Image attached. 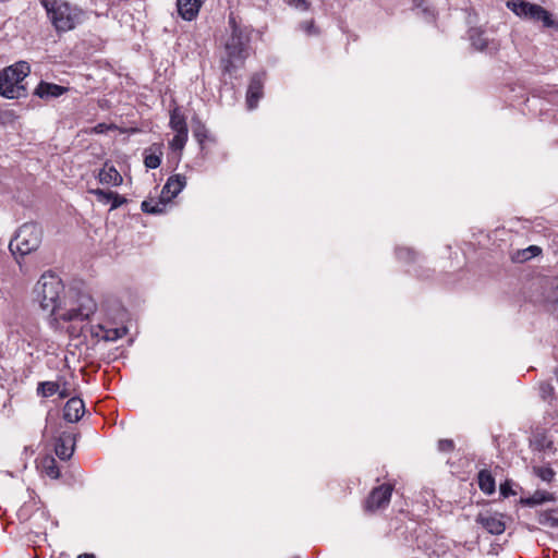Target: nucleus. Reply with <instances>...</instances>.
<instances>
[{
	"label": "nucleus",
	"instance_id": "obj_7",
	"mask_svg": "<svg viewBox=\"0 0 558 558\" xmlns=\"http://www.w3.org/2000/svg\"><path fill=\"white\" fill-rule=\"evenodd\" d=\"M392 490L393 486L391 484H381L373 488L364 501V511L375 513L385 509L390 502Z\"/></svg>",
	"mask_w": 558,
	"mask_h": 558
},
{
	"label": "nucleus",
	"instance_id": "obj_23",
	"mask_svg": "<svg viewBox=\"0 0 558 558\" xmlns=\"http://www.w3.org/2000/svg\"><path fill=\"white\" fill-rule=\"evenodd\" d=\"M43 468L45 473L51 478H58L60 471L57 461L52 457H47L43 461Z\"/></svg>",
	"mask_w": 558,
	"mask_h": 558
},
{
	"label": "nucleus",
	"instance_id": "obj_16",
	"mask_svg": "<svg viewBox=\"0 0 558 558\" xmlns=\"http://www.w3.org/2000/svg\"><path fill=\"white\" fill-rule=\"evenodd\" d=\"M554 495L547 490H536L533 495L521 497L519 504L524 507H536L548 501H554Z\"/></svg>",
	"mask_w": 558,
	"mask_h": 558
},
{
	"label": "nucleus",
	"instance_id": "obj_25",
	"mask_svg": "<svg viewBox=\"0 0 558 558\" xmlns=\"http://www.w3.org/2000/svg\"><path fill=\"white\" fill-rule=\"evenodd\" d=\"M59 390V385L54 381H44L38 386V392L43 397L53 396Z\"/></svg>",
	"mask_w": 558,
	"mask_h": 558
},
{
	"label": "nucleus",
	"instance_id": "obj_24",
	"mask_svg": "<svg viewBox=\"0 0 558 558\" xmlns=\"http://www.w3.org/2000/svg\"><path fill=\"white\" fill-rule=\"evenodd\" d=\"M533 473L544 482H551L555 477V472L549 466H534Z\"/></svg>",
	"mask_w": 558,
	"mask_h": 558
},
{
	"label": "nucleus",
	"instance_id": "obj_4",
	"mask_svg": "<svg viewBox=\"0 0 558 558\" xmlns=\"http://www.w3.org/2000/svg\"><path fill=\"white\" fill-rule=\"evenodd\" d=\"M31 66L25 61H19L0 71V95L8 99L26 96L23 80L29 74Z\"/></svg>",
	"mask_w": 558,
	"mask_h": 558
},
{
	"label": "nucleus",
	"instance_id": "obj_21",
	"mask_svg": "<svg viewBox=\"0 0 558 558\" xmlns=\"http://www.w3.org/2000/svg\"><path fill=\"white\" fill-rule=\"evenodd\" d=\"M166 199L160 197L159 202H154L153 199L144 201L141 205L142 210L147 214H160L163 211L166 207Z\"/></svg>",
	"mask_w": 558,
	"mask_h": 558
},
{
	"label": "nucleus",
	"instance_id": "obj_8",
	"mask_svg": "<svg viewBox=\"0 0 558 558\" xmlns=\"http://www.w3.org/2000/svg\"><path fill=\"white\" fill-rule=\"evenodd\" d=\"M543 306L546 312L558 319V277L548 281L543 298Z\"/></svg>",
	"mask_w": 558,
	"mask_h": 558
},
{
	"label": "nucleus",
	"instance_id": "obj_27",
	"mask_svg": "<svg viewBox=\"0 0 558 558\" xmlns=\"http://www.w3.org/2000/svg\"><path fill=\"white\" fill-rule=\"evenodd\" d=\"M90 193L97 196V199L101 203H109L112 199L113 192L112 191H105L101 189L92 190Z\"/></svg>",
	"mask_w": 558,
	"mask_h": 558
},
{
	"label": "nucleus",
	"instance_id": "obj_36",
	"mask_svg": "<svg viewBox=\"0 0 558 558\" xmlns=\"http://www.w3.org/2000/svg\"><path fill=\"white\" fill-rule=\"evenodd\" d=\"M551 513L553 514H558V510H554ZM550 519L553 520L551 523H558V517L551 515Z\"/></svg>",
	"mask_w": 558,
	"mask_h": 558
},
{
	"label": "nucleus",
	"instance_id": "obj_2",
	"mask_svg": "<svg viewBox=\"0 0 558 558\" xmlns=\"http://www.w3.org/2000/svg\"><path fill=\"white\" fill-rule=\"evenodd\" d=\"M228 23L231 34L225 44L226 57L222 58V68L225 73L231 74L247 58L251 38L247 26L242 25L233 13H230Z\"/></svg>",
	"mask_w": 558,
	"mask_h": 558
},
{
	"label": "nucleus",
	"instance_id": "obj_14",
	"mask_svg": "<svg viewBox=\"0 0 558 558\" xmlns=\"http://www.w3.org/2000/svg\"><path fill=\"white\" fill-rule=\"evenodd\" d=\"M54 451L61 460L70 459L74 452V438L70 434L60 436L57 439Z\"/></svg>",
	"mask_w": 558,
	"mask_h": 558
},
{
	"label": "nucleus",
	"instance_id": "obj_20",
	"mask_svg": "<svg viewBox=\"0 0 558 558\" xmlns=\"http://www.w3.org/2000/svg\"><path fill=\"white\" fill-rule=\"evenodd\" d=\"M170 126L175 132H187L185 117L178 108H174L170 114Z\"/></svg>",
	"mask_w": 558,
	"mask_h": 558
},
{
	"label": "nucleus",
	"instance_id": "obj_34",
	"mask_svg": "<svg viewBox=\"0 0 558 558\" xmlns=\"http://www.w3.org/2000/svg\"><path fill=\"white\" fill-rule=\"evenodd\" d=\"M301 27L307 33V34H316L315 25L313 21L304 22L301 24Z\"/></svg>",
	"mask_w": 558,
	"mask_h": 558
},
{
	"label": "nucleus",
	"instance_id": "obj_39",
	"mask_svg": "<svg viewBox=\"0 0 558 558\" xmlns=\"http://www.w3.org/2000/svg\"><path fill=\"white\" fill-rule=\"evenodd\" d=\"M554 529H556L557 531L554 532L553 534L556 535L558 537V525H551Z\"/></svg>",
	"mask_w": 558,
	"mask_h": 558
},
{
	"label": "nucleus",
	"instance_id": "obj_6",
	"mask_svg": "<svg viewBox=\"0 0 558 558\" xmlns=\"http://www.w3.org/2000/svg\"><path fill=\"white\" fill-rule=\"evenodd\" d=\"M507 8L520 17L541 21L545 27H556L551 14L543 7L524 0H509Z\"/></svg>",
	"mask_w": 558,
	"mask_h": 558
},
{
	"label": "nucleus",
	"instance_id": "obj_12",
	"mask_svg": "<svg viewBox=\"0 0 558 558\" xmlns=\"http://www.w3.org/2000/svg\"><path fill=\"white\" fill-rule=\"evenodd\" d=\"M203 0H177L180 16L186 21L194 20L202 7Z\"/></svg>",
	"mask_w": 558,
	"mask_h": 558
},
{
	"label": "nucleus",
	"instance_id": "obj_22",
	"mask_svg": "<svg viewBox=\"0 0 558 558\" xmlns=\"http://www.w3.org/2000/svg\"><path fill=\"white\" fill-rule=\"evenodd\" d=\"M472 45L477 50H485L488 46V39L484 36V33L478 29H472L470 35Z\"/></svg>",
	"mask_w": 558,
	"mask_h": 558
},
{
	"label": "nucleus",
	"instance_id": "obj_35",
	"mask_svg": "<svg viewBox=\"0 0 558 558\" xmlns=\"http://www.w3.org/2000/svg\"><path fill=\"white\" fill-rule=\"evenodd\" d=\"M107 129H108V126L105 123H99L98 125H96L94 128V132L104 133Z\"/></svg>",
	"mask_w": 558,
	"mask_h": 558
},
{
	"label": "nucleus",
	"instance_id": "obj_15",
	"mask_svg": "<svg viewBox=\"0 0 558 558\" xmlns=\"http://www.w3.org/2000/svg\"><path fill=\"white\" fill-rule=\"evenodd\" d=\"M65 92L66 87L53 83L40 82L34 94L39 98H56L63 95Z\"/></svg>",
	"mask_w": 558,
	"mask_h": 558
},
{
	"label": "nucleus",
	"instance_id": "obj_28",
	"mask_svg": "<svg viewBox=\"0 0 558 558\" xmlns=\"http://www.w3.org/2000/svg\"><path fill=\"white\" fill-rule=\"evenodd\" d=\"M513 483L509 480L505 481V483L500 484L499 492L500 495L505 498L509 496L517 495V492L512 488Z\"/></svg>",
	"mask_w": 558,
	"mask_h": 558
},
{
	"label": "nucleus",
	"instance_id": "obj_29",
	"mask_svg": "<svg viewBox=\"0 0 558 558\" xmlns=\"http://www.w3.org/2000/svg\"><path fill=\"white\" fill-rule=\"evenodd\" d=\"M160 157L155 154L147 155L144 159L145 166L149 169L158 168L160 166Z\"/></svg>",
	"mask_w": 558,
	"mask_h": 558
},
{
	"label": "nucleus",
	"instance_id": "obj_32",
	"mask_svg": "<svg viewBox=\"0 0 558 558\" xmlns=\"http://www.w3.org/2000/svg\"><path fill=\"white\" fill-rule=\"evenodd\" d=\"M125 202H126V199L124 197H122L119 194L113 192V196L111 199V209H116V208L120 207Z\"/></svg>",
	"mask_w": 558,
	"mask_h": 558
},
{
	"label": "nucleus",
	"instance_id": "obj_10",
	"mask_svg": "<svg viewBox=\"0 0 558 558\" xmlns=\"http://www.w3.org/2000/svg\"><path fill=\"white\" fill-rule=\"evenodd\" d=\"M186 185V178L181 174L171 175L161 191V198L169 202L175 197Z\"/></svg>",
	"mask_w": 558,
	"mask_h": 558
},
{
	"label": "nucleus",
	"instance_id": "obj_19",
	"mask_svg": "<svg viewBox=\"0 0 558 558\" xmlns=\"http://www.w3.org/2000/svg\"><path fill=\"white\" fill-rule=\"evenodd\" d=\"M542 253V248L536 245H531L524 250H518L512 255V260L515 263H524L529 259H531L534 256H537Z\"/></svg>",
	"mask_w": 558,
	"mask_h": 558
},
{
	"label": "nucleus",
	"instance_id": "obj_33",
	"mask_svg": "<svg viewBox=\"0 0 558 558\" xmlns=\"http://www.w3.org/2000/svg\"><path fill=\"white\" fill-rule=\"evenodd\" d=\"M488 529H487V532L489 534H496V535H499L501 533L505 532V526L506 525H486Z\"/></svg>",
	"mask_w": 558,
	"mask_h": 558
},
{
	"label": "nucleus",
	"instance_id": "obj_30",
	"mask_svg": "<svg viewBox=\"0 0 558 558\" xmlns=\"http://www.w3.org/2000/svg\"><path fill=\"white\" fill-rule=\"evenodd\" d=\"M438 449L442 452H451L454 449V442L451 439H440Z\"/></svg>",
	"mask_w": 558,
	"mask_h": 558
},
{
	"label": "nucleus",
	"instance_id": "obj_9",
	"mask_svg": "<svg viewBox=\"0 0 558 558\" xmlns=\"http://www.w3.org/2000/svg\"><path fill=\"white\" fill-rule=\"evenodd\" d=\"M264 80L265 75L262 73H256L251 78L246 94V105L251 110L257 107L259 99L263 97Z\"/></svg>",
	"mask_w": 558,
	"mask_h": 558
},
{
	"label": "nucleus",
	"instance_id": "obj_37",
	"mask_svg": "<svg viewBox=\"0 0 558 558\" xmlns=\"http://www.w3.org/2000/svg\"><path fill=\"white\" fill-rule=\"evenodd\" d=\"M77 558H95L93 554H82Z\"/></svg>",
	"mask_w": 558,
	"mask_h": 558
},
{
	"label": "nucleus",
	"instance_id": "obj_18",
	"mask_svg": "<svg viewBox=\"0 0 558 558\" xmlns=\"http://www.w3.org/2000/svg\"><path fill=\"white\" fill-rule=\"evenodd\" d=\"M477 482L483 493L492 495L495 492V478L488 470H481L478 472Z\"/></svg>",
	"mask_w": 558,
	"mask_h": 558
},
{
	"label": "nucleus",
	"instance_id": "obj_11",
	"mask_svg": "<svg viewBox=\"0 0 558 558\" xmlns=\"http://www.w3.org/2000/svg\"><path fill=\"white\" fill-rule=\"evenodd\" d=\"M85 412V405L82 399L80 398H71L64 405L63 409V418L70 423H75L80 421Z\"/></svg>",
	"mask_w": 558,
	"mask_h": 558
},
{
	"label": "nucleus",
	"instance_id": "obj_26",
	"mask_svg": "<svg viewBox=\"0 0 558 558\" xmlns=\"http://www.w3.org/2000/svg\"><path fill=\"white\" fill-rule=\"evenodd\" d=\"M187 141V132H177L170 145L173 149H182Z\"/></svg>",
	"mask_w": 558,
	"mask_h": 558
},
{
	"label": "nucleus",
	"instance_id": "obj_3",
	"mask_svg": "<svg viewBox=\"0 0 558 558\" xmlns=\"http://www.w3.org/2000/svg\"><path fill=\"white\" fill-rule=\"evenodd\" d=\"M40 2L58 32L71 31L82 22L83 11L77 7L58 0H41Z\"/></svg>",
	"mask_w": 558,
	"mask_h": 558
},
{
	"label": "nucleus",
	"instance_id": "obj_38",
	"mask_svg": "<svg viewBox=\"0 0 558 558\" xmlns=\"http://www.w3.org/2000/svg\"><path fill=\"white\" fill-rule=\"evenodd\" d=\"M59 396H60V398H66L69 396V392H68V390L64 389L59 392Z\"/></svg>",
	"mask_w": 558,
	"mask_h": 558
},
{
	"label": "nucleus",
	"instance_id": "obj_31",
	"mask_svg": "<svg viewBox=\"0 0 558 558\" xmlns=\"http://www.w3.org/2000/svg\"><path fill=\"white\" fill-rule=\"evenodd\" d=\"M288 3H289V5H291L295 9L302 10V11H306L310 8L308 0H288Z\"/></svg>",
	"mask_w": 558,
	"mask_h": 558
},
{
	"label": "nucleus",
	"instance_id": "obj_5",
	"mask_svg": "<svg viewBox=\"0 0 558 558\" xmlns=\"http://www.w3.org/2000/svg\"><path fill=\"white\" fill-rule=\"evenodd\" d=\"M43 228L35 222L22 225L14 238L10 241L9 248L13 255L25 256L35 252L43 241Z\"/></svg>",
	"mask_w": 558,
	"mask_h": 558
},
{
	"label": "nucleus",
	"instance_id": "obj_1",
	"mask_svg": "<svg viewBox=\"0 0 558 558\" xmlns=\"http://www.w3.org/2000/svg\"><path fill=\"white\" fill-rule=\"evenodd\" d=\"M63 290L61 280L52 274H44L35 286L36 300L43 310L49 311L56 319L64 322L86 320L96 311L94 299L86 293L78 294L76 304L71 308L60 312L58 300Z\"/></svg>",
	"mask_w": 558,
	"mask_h": 558
},
{
	"label": "nucleus",
	"instance_id": "obj_17",
	"mask_svg": "<svg viewBox=\"0 0 558 558\" xmlns=\"http://www.w3.org/2000/svg\"><path fill=\"white\" fill-rule=\"evenodd\" d=\"M98 179L100 183L118 186L122 183V175L118 172V170L113 166L105 165V167L99 171Z\"/></svg>",
	"mask_w": 558,
	"mask_h": 558
},
{
	"label": "nucleus",
	"instance_id": "obj_13",
	"mask_svg": "<svg viewBox=\"0 0 558 558\" xmlns=\"http://www.w3.org/2000/svg\"><path fill=\"white\" fill-rule=\"evenodd\" d=\"M93 336L100 338L105 341H116L126 333L125 328H106L98 324L92 327Z\"/></svg>",
	"mask_w": 558,
	"mask_h": 558
}]
</instances>
